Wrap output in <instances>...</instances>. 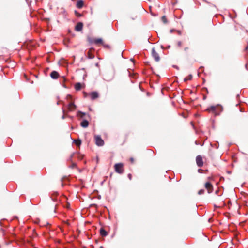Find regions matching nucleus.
Listing matches in <instances>:
<instances>
[{"label": "nucleus", "mask_w": 248, "mask_h": 248, "mask_svg": "<svg viewBox=\"0 0 248 248\" xmlns=\"http://www.w3.org/2000/svg\"><path fill=\"white\" fill-rule=\"evenodd\" d=\"M206 110L217 116L219 115L220 112L222 111V108L219 105L212 106L208 108Z\"/></svg>", "instance_id": "obj_1"}, {"label": "nucleus", "mask_w": 248, "mask_h": 248, "mask_svg": "<svg viewBox=\"0 0 248 248\" xmlns=\"http://www.w3.org/2000/svg\"><path fill=\"white\" fill-rule=\"evenodd\" d=\"M114 169L115 171L119 174H122L124 172V170L122 163H120L116 164L114 165Z\"/></svg>", "instance_id": "obj_2"}, {"label": "nucleus", "mask_w": 248, "mask_h": 248, "mask_svg": "<svg viewBox=\"0 0 248 248\" xmlns=\"http://www.w3.org/2000/svg\"><path fill=\"white\" fill-rule=\"evenodd\" d=\"M94 138L95 140V143L97 146H101L104 145V140L101 139L100 136L95 135Z\"/></svg>", "instance_id": "obj_3"}, {"label": "nucleus", "mask_w": 248, "mask_h": 248, "mask_svg": "<svg viewBox=\"0 0 248 248\" xmlns=\"http://www.w3.org/2000/svg\"><path fill=\"white\" fill-rule=\"evenodd\" d=\"M205 188L207 189L208 193H211L213 191V186L209 182L205 183Z\"/></svg>", "instance_id": "obj_4"}, {"label": "nucleus", "mask_w": 248, "mask_h": 248, "mask_svg": "<svg viewBox=\"0 0 248 248\" xmlns=\"http://www.w3.org/2000/svg\"><path fill=\"white\" fill-rule=\"evenodd\" d=\"M152 57L154 58V60L156 62L159 61L160 57L159 56V54L155 50V48H153L152 49Z\"/></svg>", "instance_id": "obj_5"}, {"label": "nucleus", "mask_w": 248, "mask_h": 248, "mask_svg": "<svg viewBox=\"0 0 248 248\" xmlns=\"http://www.w3.org/2000/svg\"><path fill=\"white\" fill-rule=\"evenodd\" d=\"M196 163L198 167H201L203 166V163L202 157L199 155L196 157Z\"/></svg>", "instance_id": "obj_6"}, {"label": "nucleus", "mask_w": 248, "mask_h": 248, "mask_svg": "<svg viewBox=\"0 0 248 248\" xmlns=\"http://www.w3.org/2000/svg\"><path fill=\"white\" fill-rule=\"evenodd\" d=\"M76 108L77 107L76 105H75L74 103L72 102L69 103L67 106L68 111H73L76 109Z\"/></svg>", "instance_id": "obj_7"}, {"label": "nucleus", "mask_w": 248, "mask_h": 248, "mask_svg": "<svg viewBox=\"0 0 248 248\" xmlns=\"http://www.w3.org/2000/svg\"><path fill=\"white\" fill-rule=\"evenodd\" d=\"M83 23L81 22H78L77 23L75 27V30L78 31H81L83 28Z\"/></svg>", "instance_id": "obj_8"}, {"label": "nucleus", "mask_w": 248, "mask_h": 248, "mask_svg": "<svg viewBox=\"0 0 248 248\" xmlns=\"http://www.w3.org/2000/svg\"><path fill=\"white\" fill-rule=\"evenodd\" d=\"M90 96L92 100H94L99 96L98 93L96 92H93L90 93Z\"/></svg>", "instance_id": "obj_9"}, {"label": "nucleus", "mask_w": 248, "mask_h": 248, "mask_svg": "<svg viewBox=\"0 0 248 248\" xmlns=\"http://www.w3.org/2000/svg\"><path fill=\"white\" fill-rule=\"evenodd\" d=\"M59 74L55 71H52L50 74V76L53 79H57L59 77Z\"/></svg>", "instance_id": "obj_10"}, {"label": "nucleus", "mask_w": 248, "mask_h": 248, "mask_svg": "<svg viewBox=\"0 0 248 248\" xmlns=\"http://www.w3.org/2000/svg\"><path fill=\"white\" fill-rule=\"evenodd\" d=\"M80 125L83 127H87L89 125V122L88 121L84 120L81 122Z\"/></svg>", "instance_id": "obj_11"}, {"label": "nucleus", "mask_w": 248, "mask_h": 248, "mask_svg": "<svg viewBox=\"0 0 248 248\" xmlns=\"http://www.w3.org/2000/svg\"><path fill=\"white\" fill-rule=\"evenodd\" d=\"M92 42L95 44H103V40L101 38H96L93 40Z\"/></svg>", "instance_id": "obj_12"}, {"label": "nucleus", "mask_w": 248, "mask_h": 248, "mask_svg": "<svg viewBox=\"0 0 248 248\" xmlns=\"http://www.w3.org/2000/svg\"><path fill=\"white\" fill-rule=\"evenodd\" d=\"M83 5H84V2L82 0H78L77 3V4H76V6L78 8H82L83 6Z\"/></svg>", "instance_id": "obj_13"}, {"label": "nucleus", "mask_w": 248, "mask_h": 248, "mask_svg": "<svg viewBox=\"0 0 248 248\" xmlns=\"http://www.w3.org/2000/svg\"><path fill=\"white\" fill-rule=\"evenodd\" d=\"M100 233L101 235L102 236H106L108 235L107 231H106L103 228L100 229Z\"/></svg>", "instance_id": "obj_14"}, {"label": "nucleus", "mask_w": 248, "mask_h": 248, "mask_svg": "<svg viewBox=\"0 0 248 248\" xmlns=\"http://www.w3.org/2000/svg\"><path fill=\"white\" fill-rule=\"evenodd\" d=\"M92 49H90L87 53V57L89 59H93L94 57V55L92 53Z\"/></svg>", "instance_id": "obj_15"}, {"label": "nucleus", "mask_w": 248, "mask_h": 248, "mask_svg": "<svg viewBox=\"0 0 248 248\" xmlns=\"http://www.w3.org/2000/svg\"><path fill=\"white\" fill-rule=\"evenodd\" d=\"M75 88L76 90L79 91L81 89V84L80 83H77L75 85Z\"/></svg>", "instance_id": "obj_16"}, {"label": "nucleus", "mask_w": 248, "mask_h": 248, "mask_svg": "<svg viewBox=\"0 0 248 248\" xmlns=\"http://www.w3.org/2000/svg\"><path fill=\"white\" fill-rule=\"evenodd\" d=\"M58 195V193L56 192L53 195H52L51 198L52 200L54 201H57L58 200L57 198L56 197V196Z\"/></svg>", "instance_id": "obj_17"}, {"label": "nucleus", "mask_w": 248, "mask_h": 248, "mask_svg": "<svg viewBox=\"0 0 248 248\" xmlns=\"http://www.w3.org/2000/svg\"><path fill=\"white\" fill-rule=\"evenodd\" d=\"M161 20L162 21V22L166 24L167 23V19H166V17L165 16H163L162 18H161Z\"/></svg>", "instance_id": "obj_18"}, {"label": "nucleus", "mask_w": 248, "mask_h": 248, "mask_svg": "<svg viewBox=\"0 0 248 248\" xmlns=\"http://www.w3.org/2000/svg\"><path fill=\"white\" fill-rule=\"evenodd\" d=\"M76 144L78 146H79L81 144V141L80 140H75Z\"/></svg>", "instance_id": "obj_19"}, {"label": "nucleus", "mask_w": 248, "mask_h": 248, "mask_svg": "<svg viewBox=\"0 0 248 248\" xmlns=\"http://www.w3.org/2000/svg\"><path fill=\"white\" fill-rule=\"evenodd\" d=\"M85 115V113L82 112L81 111H79L78 112V115H80L81 117H83Z\"/></svg>", "instance_id": "obj_20"}, {"label": "nucleus", "mask_w": 248, "mask_h": 248, "mask_svg": "<svg viewBox=\"0 0 248 248\" xmlns=\"http://www.w3.org/2000/svg\"><path fill=\"white\" fill-rule=\"evenodd\" d=\"M177 44L179 47H181L182 46V42L181 41H179L177 42Z\"/></svg>", "instance_id": "obj_21"}, {"label": "nucleus", "mask_w": 248, "mask_h": 248, "mask_svg": "<svg viewBox=\"0 0 248 248\" xmlns=\"http://www.w3.org/2000/svg\"><path fill=\"white\" fill-rule=\"evenodd\" d=\"M204 189H201L198 191V194L202 195L204 194Z\"/></svg>", "instance_id": "obj_22"}, {"label": "nucleus", "mask_w": 248, "mask_h": 248, "mask_svg": "<svg viewBox=\"0 0 248 248\" xmlns=\"http://www.w3.org/2000/svg\"><path fill=\"white\" fill-rule=\"evenodd\" d=\"M192 78V76L191 75H189V77L188 78H184V81H187L188 80H190L191 78Z\"/></svg>", "instance_id": "obj_23"}, {"label": "nucleus", "mask_w": 248, "mask_h": 248, "mask_svg": "<svg viewBox=\"0 0 248 248\" xmlns=\"http://www.w3.org/2000/svg\"><path fill=\"white\" fill-rule=\"evenodd\" d=\"M104 47L105 48H110V46L108 45H107V44H104L103 43V44H102Z\"/></svg>", "instance_id": "obj_24"}, {"label": "nucleus", "mask_w": 248, "mask_h": 248, "mask_svg": "<svg viewBox=\"0 0 248 248\" xmlns=\"http://www.w3.org/2000/svg\"><path fill=\"white\" fill-rule=\"evenodd\" d=\"M189 49V47L188 46L185 47L184 48V51L186 52Z\"/></svg>", "instance_id": "obj_25"}, {"label": "nucleus", "mask_w": 248, "mask_h": 248, "mask_svg": "<svg viewBox=\"0 0 248 248\" xmlns=\"http://www.w3.org/2000/svg\"><path fill=\"white\" fill-rule=\"evenodd\" d=\"M62 112H63V115L62 116V119H65V115H64L65 110L63 109V108H62Z\"/></svg>", "instance_id": "obj_26"}, {"label": "nucleus", "mask_w": 248, "mask_h": 248, "mask_svg": "<svg viewBox=\"0 0 248 248\" xmlns=\"http://www.w3.org/2000/svg\"><path fill=\"white\" fill-rule=\"evenodd\" d=\"M71 96L70 95H67L66 96V99H71Z\"/></svg>", "instance_id": "obj_27"}, {"label": "nucleus", "mask_w": 248, "mask_h": 248, "mask_svg": "<svg viewBox=\"0 0 248 248\" xmlns=\"http://www.w3.org/2000/svg\"><path fill=\"white\" fill-rule=\"evenodd\" d=\"M128 178H129V179L130 180H131V178H132V175H131V174H129L128 175Z\"/></svg>", "instance_id": "obj_28"}, {"label": "nucleus", "mask_w": 248, "mask_h": 248, "mask_svg": "<svg viewBox=\"0 0 248 248\" xmlns=\"http://www.w3.org/2000/svg\"><path fill=\"white\" fill-rule=\"evenodd\" d=\"M83 93H84V97H87V93L86 92H84Z\"/></svg>", "instance_id": "obj_29"}, {"label": "nucleus", "mask_w": 248, "mask_h": 248, "mask_svg": "<svg viewBox=\"0 0 248 248\" xmlns=\"http://www.w3.org/2000/svg\"><path fill=\"white\" fill-rule=\"evenodd\" d=\"M245 50H248V45H247V46H246V48H245Z\"/></svg>", "instance_id": "obj_30"}, {"label": "nucleus", "mask_w": 248, "mask_h": 248, "mask_svg": "<svg viewBox=\"0 0 248 248\" xmlns=\"http://www.w3.org/2000/svg\"><path fill=\"white\" fill-rule=\"evenodd\" d=\"M207 179H208V180H212V179H213V178H212V177H208L207 178Z\"/></svg>", "instance_id": "obj_31"}, {"label": "nucleus", "mask_w": 248, "mask_h": 248, "mask_svg": "<svg viewBox=\"0 0 248 248\" xmlns=\"http://www.w3.org/2000/svg\"><path fill=\"white\" fill-rule=\"evenodd\" d=\"M217 192H218V191H216V194H217Z\"/></svg>", "instance_id": "obj_32"}, {"label": "nucleus", "mask_w": 248, "mask_h": 248, "mask_svg": "<svg viewBox=\"0 0 248 248\" xmlns=\"http://www.w3.org/2000/svg\"><path fill=\"white\" fill-rule=\"evenodd\" d=\"M131 161H133V158H131Z\"/></svg>", "instance_id": "obj_33"}]
</instances>
